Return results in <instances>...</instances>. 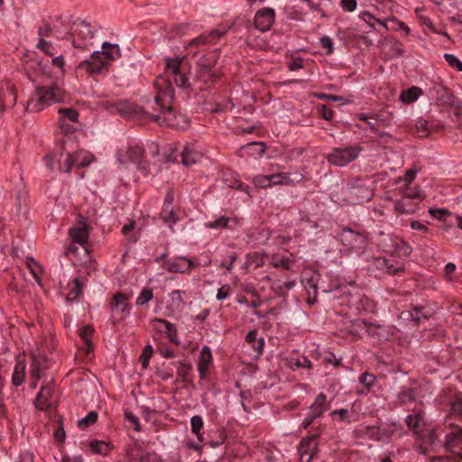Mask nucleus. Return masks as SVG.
Returning a JSON list of instances; mask_svg holds the SVG:
<instances>
[{
	"label": "nucleus",
	"mask_w": 462,
	"mask_h": 462,
	"mask_svg": "<svg viewBox=\"0 0 462 462\" xmlns=\"http://www.w3.org/2000/svg\"><path fill=\"white\" fill-rule=\"evenodd\" d=\"M181 64L182 58L166 59L164 74L159 76L154 82L157 93L154 97L153 112H149L148 118L161 125L186 129L189 126L188 119L184 116L177 115L171 106L175 96L172 80L177 87L185 89L193 87L181 71Z\"/></svg>",
	"instance_id": "nucleus-1"
},
{
	"label": "nucleus",
	"mask_w": 462,
	"mask_h": 462,
	"mask_svg": "<svg viewBox=\"0 0 462 462\" xmlns=\"http://www.w3.org/2000/svg\"><path fill=\"white\" fill-rule=\"evenodd\" d=\"M120 48L117 44L103 42L102 51H94L88 60L79 64L78 69L88 74H98L106 69L112 60L120 57Z\"/></svg>",
	"instance_id": "nucleus-2"
},
{
	"label": "nucleus",
	"mask_w": 462,
	"mask_h": 462,
	"mask_svg": "<svg viewBox=\"0 0 462 462\" xmlns=\"http://www.w3.org/2000/svg\"><path fill=\"white\" fill-rule=\"evenodd\" d=\"M62 99V91L58 87L38 88L33 96L27 102V110L39 112L44 107Z\"/></svg>",
	"instance_id": "nucleus-3"
},
{
	"label": "nucleus",
	"mask_w": 462,
	"mask_h": 462,
	"mask_svg": "<svg viewBox=\"0 0 462 462\" xmlns=\"http://www.w3.org/2000/svg\"><path fill=\"white\" fill-rule=\"evenodd\" d=\"M344 247L356 254H362L367 247L366 237L358 232H354L348 227H344L339 234Z\"/></svg>",
	"instance_id": "nucleus-4"
},
{
	"label": "nucleus",
	"mask_w": 462,
	"mask_h": 462,
	"mask_svg": "<svg viewBox=\"0 0 462 462\" xmlns=\"http://www.w3.org/2000/svg\"><path fill=\"white\" fill-rule=\"evenodd\" d=\"M362 148L360 146H344L334 148L327 155L328 162L337 167H345L359 156Z\"/></svg>",
	"instance_id": "nucleus-5"
},
{
	"label": "nucleus",
	"mask_w": 462,
	"mask_h": 462,
	"mask_svg": "<svg viewBox=\"0 0 462 462\" xmlns=\"http://www.w3.org/2000/svg\"><path fill=\"white\" fill-rule=\"evenodd\" d=\"M346 194L349 200L354 204H360L371 199L372 190L361 179L352 180L347 183Z\"/></svg>",
	"instance_id": "nucleus-6"
},
{
	"label": "nucleus",
	"mask_w": 462,
	"mask_h": 462,
	"mask_svg": "<svg viewBox=\"0 0 462 462\" xmlns=\"http://www.w3.org/2000/svg\"><path fill=\"white\" fill-rule=\"evenodd\" d=\"M112 107L114 112L125 118L143 119L148 118L149 115V111L125 100L115 103Z\"/></svg>",
	"instance_id": "nucleus-7"
},
{
	"label": "nucleus",
	"mask_w": 462,
	"mask_h": 462,
	"mask_svg": "<svg viewBox=\"0 0 462 462\" xmlns=\"http://www.w3.org/2000/svg\"><path fill=\"white\" fill-rule=\"evenodd\" d=\"M371 267L383 271L390 275H394L404 271V263L400 260L388 259L386 257H374L371 260Z\"/></svg>",
	"instance_id": "nucleus-8"
},
{
	"label": "nucleus",
	"mask_w": 462,
	"mask_h": 462,
	"mask_svg": "<svg viewBox=\"0 0 462 462\" xmlns=\"http://www.w3.org/2000/svg\"><path fill=\"white\" fill-rule=\"evenodd\" d=\"M90 227L85 217H80L78 224L69 230V236L74 244L85 246L89 237Z\"/></svg>",
	"instance_id": "nucleus-9"
},
{
	"label": "nucleus",
	"mask_w": 462,
	"mask_h": 462,
	"mask_svg": "<svg viewBox=\"0 0 462 462\" xmlns=\"http://www.w3.org/2000/svg\"><path fill=\"white\" fill-rule=\"evenodd\" d=\"M194 267L192 260L186 257H175L165 262L163 268L171 273H189Z\"/></svg>",
	"instance_id": "nucleus-10"
},
{
	"label": "nucleus",
	"mask_w": 462,
	"mask_h": 462,
	"mask_svg": "<svg viewBox=\"0 0 462 462\" xmlns=\"http://www.w3.org/2000/svg\"><path fill=\"white\" fill-rule=\"evenodd\" d=\"M275 13L273 8H263L254 16V26L261 32L270 30L274 23Z\"/></svg>",
	"instance_id": "nucleus-11"
},
{
	"label": "nucleus",
	"mask_w": 462,
	"mask_h": 462,
	"mask_svg": "<svg viewBox=\"0 0 462 462\" xmlns=\"http://www.w3.org/2000/svg\"><path fill=\"white\" fill-rule=\"evenodd\" d=\"M445 448L462 458V428H455L446 435Z\"/></svg>",
	"instance_id": "nucleus-12"
},
{
	"label": "nucleus",
	"mask_w": 462,
	"mask_h": 462,
	"mask_svg": "<svg viewBox=\"0 0 462 462\" xmlns=\"http://www.w3.org/2000/svg\"><path fill=\"white\" fill-rule=\"evenodd\" d=\"M405 422L409 430H411L415 436L421 439H424L426 424L420 412L414 411L409 414L405 419Z\"/></svg>",
	"instance_id": "nucleus-13"
},
{
	"label": "nucleus",
	"mask_w": 462,
	"mask_h": 462,
	"mask_svg": "<svg viewBox=\"0 0 462 462\" xmlns=\"http://www.w3.org/2000/svg\"><path fill=\"white\" fill-rule=\"evenodd\" d=\"M430 93L441 106L454 105L455 97L452 93L442 84L434 83L430 88Z\"/></svg>",
	"instance_id": "nucleus-14"
},
{
	"label": "nucleus",
	"mask_w": 462,
	"mask_h": 462,
	"mask_svg": "<svg viewBox=\"0 0 462 462\" xmlns=\"http://www.w3.org/2000/svg\"><path fill=\"white\" fill-rule=\"evenodd\" d=\"M144 151L141 146L130 147L127 151H119L117 152V161L120 164H126L133 162L140 164L143 157Z\"/></svg>",
	"instance_id": "nucleus-15"
},
{
	"label": "nucleus",
	"mask_w": 462,
	"mask_h": 462,
	"mask_svg": "<svg viewBox=\"0 0 462 462\" xmlns=\"http://www.w3.org/2000/svg\"><path fill=\"white\" fill-rule=\"evenodd\" d=\"M153 328L160 333H165L171 343L175 345L180 344L177 328L174 324L166 319H155L153 320Z\"/></svg>",
	"instance_id": "nucleus-16"
},
{
	"label": "nucleus",
	"mask_w": 462,
	"mask_h": 462,
	"mask_svg": "<svg viewBox=\"0 0 462 462\" xmlns=\"http://www.w3.org/2000/svg\"><path fill=\"white\" fill-rule=\"evenodd\" d=\"M357 326L362 327L368 336L377 340H387L390 336L388 329L383 326L375 325L364 319L358 320Z\"/></svg>",
	"instance_id": "nucleus-17"
},
{
	"label": "nucleus",
	"mask_w": 462,
	"mask_h": 462,
	"mask_svg": "<svg viewBox=\"0 0 462 462\" xmlns=\"http://www.w3.org/2000/svg\"><path fill=\"white\" fill-rule=\"evenodd\" d=\"M302 180L303 175L298 171L271 174V180H273V185L292 186L300 182Z\"/></svg>",
	"instance_id": "nucleus-18"
},
{
	"label": "nucleus",
	"mask_w": 462,
	"mask_h": 462,
	"mask_svg": "<svg viewBox=\"0 0 462 462\" xmlns=\"http://www.w3.org/2000/svg\"><path fill=\"white\" fill-rule=\"evenodd\" d=\"M52 393L53 389L50 384L42 386L40 393L34 400L35 407L41 411L48 410L51 406L50 400L52 397Z\"/></svg>",
	"instance_id": "nucleus-19"
},
{
	"label": "nucleus",
	"mask_w": 462,
	"mask_h": 462,
	"mask_svg": "<svg viewBox=\"0 0 462 462\" xmlns=\"http://www.w3.org/2000/svg\"><path fill=\"white\" fill-rule=\"evenodd\" d=\"M47 369L46 359L41 355H32V364L30 374L32 379L39 380L43 376L44 371Z\"/></svg>",
	"instance_id": "nucleus-20"
},
{
	"label": "nucleus",
	"mask_w": 462,
	"mask_h": 462,
	"mask_svg": "<svg viewBox=\"0 0 462 462\" xmlns=\"http://www.w3.org/2000/svg\"><path fill=\"white\" fill-rule=\"evenodd\" d=\"M181 162L186 167H190L200 162L203 154L195 150L193 145H186L182 150Z\"/></svg>",
	"instance_id": "nucleus-21"
},
{
	"label": "nucleus",
	"mask_w": 462,
	"mask_h": 462,
	"mask_svg": "<svg viewBox=\"0 0 462 462\" xmlns=\"http://www.w3.org/2000/svg\"><path fill=\"white\" fill-rule=\"evenodd\" d=\"M265 152V146L261 142H252L242 146L239 150L241 156H250L254 158L261 157Z\"/></svg>",
	"instance_id": "nucleus-22"
},
{
	"label": "nucleus",
	"mask_w": 462,
	"mask_h": 462,
	"mask_svg": "<svg viewBox=\"0 0 462 462\" xmlns=\"http://www.w3.org/2000/svg\"><path fill=\"white\" fill-rule=\"evenodd\" d=\"M328 409H329V404L327 402V396L323 393H320L317 395L314 402L310 406L308 412L316 418H319Z\"/></svg>",
	"instance_id": "nucleus-23"
},
{
	"label": "nucleus",
	"mask_w": 462,
	"mask_h": 462,
	"mask_svg": "<svg viewBox=\"0 0 462 462\" xmlns=\"http://www.w3.org/2000/svg\"><path fill=\"white\" fill-rule=\"evenodd\" d=\"M328 409H329V404L327 402V396L323 393H320L317 395L314 402L310 406L308 412L316 418H319Z\"/></svg>",
	"instance_id": "nucleus-24"
},
{
	"label": "nucleus",
	"mask_w": 462,
	"mask_h": 462,
	"mask_svg": "<svg viewBox=\"0 0 462 462\" xmlns=\"http://www.w3.org/2000/svg\"><path fill=\"white\" fill-rule=\"evenodd\" d=\"M185 291L180 290L172 291L169 297V303L167 305V309L171 312H180L184 309L185 302L183 300V295Z\"/></svg>",
	"instance_id": "nucleus-25"
},
{
	"label": "nucleus",
	"mask_w": 462,
	"mask_h": 462,
	"mask_svg": "<svg viewBox=\"0 0 462 462\" xmlns=\"http://www.w3.org/2000/svg\"><path fill=\"white\" fill-rule=\"evenodd\" d=\"M212 361L211 350L208 346H205L200 351L199 361L198 369L200 374V377L204 378L205 374L208 371V365Z\"/></svg>",
	"instance_id": "nucleus-26"
},
{
	"label": "nucleus",
	"mask_w": 462,
	"mask_h": 462,
	"mask_svg": "<svg viewBox=\"0 0 462 462\" xmlns=\"http://www.w3.org/2000/svg\"><path fill=\"white\" fill-rule=\"evenodd\" d=\"M245 340L254 349L255 356H259L262 355L264 346V340L262 337L257 338L256 330L249 331L246 335Z\"/></svg>",
	"instance_id": "nucleus-27"
},
{
	"label": "nucleus",
	"mask_w": 462,
	"mask_h": 462,
	"mask_svg": "<svg viewBox=\"0 0 462 462\" xmlns=\"http://www.w3.org/2000/svg\"><path fill=\"white\" fill-rule=\"evenodd\" d=\"M79 35L85 42V45L92 44L90 41L93 39L95 32L92 30L90 24L85 20H80L77 23Z\"/></svg>",
	"instance_id": "nucleus-28"
},
{
	"label": "nucleus",
	"mask_w": 462,
	"mask_h": 462,
	"mask_svg": "<svg viewBox=\"0 0 462 462\" xmlns=\"http://www.w3.org/2000/svg\"><path fill=\"white\" fill-rule=\"evenodd\" d=\"M422 94L423 91L420 88L413 86L401 92L400 100L404 104H411L416 101Z\"/></svg>",
	"instance_id": "nucleus-29"
},
{
	"label": "nucleus",
	"mask_w": 462,
	"mask_h": 462,
	"mask_svg": "<svg viewBox=\"0 0 462 462\" xmlns=\"http://www.w3.org/2000/svg\"><path fill=\"white\" fill-rule=\"evenodd\" d=\"M113 448V444L103 440H92L89 443V448L93 453L103 456L107 455Z\"/></svg>",
	"instance_id": "nucleus-30"
},
{
	"label": "nucleus",
	"mask_w": 462,
	"mask_h": 462,
	"mask_svg": "<svg viewBox=\"0 0 462 462\" xmlns=\"http://www.w3.org/2000/svg\"><path fill=\"white\" fill-rule=\"evenodd\" d=\"M423 307H414L412 310H406L401 313V317L405 319H411L416 323L420 322L421 319H428L429 315H427L423 311Z\"/></svg>",
	"instance_id": "nucleus-31"
},
{
	"label": "nucleus",
	"mask_w": 462,
	"mask_h": 462,
	"mask_svg": "<svg viewBox=\"0 0 462 462\" xmlns=\"http://www.w3.org/2000/svg\"><path fill=\"white\" fill-rule=\"evenodd\" d=\"M25 362L23 360H18L14 366V371L12 376L13 384L15 386H20L24 380L25 374Z\"/></svg>",
	"instance_id": "nucleus-32"
},
{
	"label": "nucleus",
	"mask_w": 462,
	"mask_h": 462,
	"mask_svg": "<svg viewBox=\"0 0 462 462\" xmlns=\"http://www.w3.org/2000/svg\"><path fill=\"white\" fill-rule=\"evenodd\" d=\"M225 34L224 31L213 30L208 35H200L197 38H194L190 42V45H199L205 43H212L213 40L219 38Z\"/></svg>",
	"instance_id": "nucleus-33"
},
{
	"label": "nucleus",
	"mask_w": 462,
	"mask_h": 462,
	"mask_svg": "<svg viewBox=\"0 0 462 462\" xmlns=\"http://www.w3.org/2000/svg\"><path fill=\"white\" fill-rule=\"evenodd\" d=\"M217 59L218 54L216 51L201 56L198 60L199 69H213Z\"/></svg>",
	"instance_id": "nucleus-34"
},
{
	"label": "nucleus",
	"mask_w": 462,
	"mask_h": 462,
	"mask_svg": "<svg viewBox=\"0 0 462 462\" xmlns=\"http://www.w3.org/2000/svg\"><path fill=\"white\" fill-rule=\"evenodd\" d=\"M293 263V260L287 255H273L270 261V264L273 268L289 270Z\"/></svg>",
	"instance_id": "nucleus-35"
},
{
	"label": "nucleus",
	"mask_w": 462,
	"mask_h": 462,
	"mask_svg": "<svg viewBox=\"0 0 462 462\" xmlns=\"http://www.w3.org/2000/svg\"><path fill=\"white\" fill-rule=\"evenodd\" d=\"M409 199L402 198V199L396 200L394 207L399 214H411L416 209V205L408 201Z\"/></svg>",
	"instance_id": "nucleus-36"
},
{
	"label": "nucleus",
	"mask_w": 462,
	"mask_h": 462,
	"mask_svg": "<svg viewBox=\"0 0 462 462\" xmlns=\"http://www.w3.org/2000/svg\"><path fill=\"white\" fill-rule=\"evenodd\" d=\"M317 449L316 436L312 435L308 439H302L299 445V453H315Z\"/></svg>",
	"instance_id": "nucleus-37"
},
{
	"label": "nucleus",
	"mask_w": 462,
	"mask_h": 462,
	"mask_svg": "<svg viewBox=\"0 0 462 462\" xmlns=\"http://www.w3.org/2000/svg\"><path fill=\"white\" fill-rule=\"evenodd\" d=\"M217 75L212 69H199L195 79L204 84L212 83L216 80Z\"/></svg>",
	"instance_id": "nucleus-38"
},
{
	"label": "nucleus",
	"mask_w": 462,
	"mask_h": 462,
	"mask_svg": "<svg viewBox=\"0 0 462 462\" xmlns=\"http://www.w3.org/2000/svg\"><path fill=\"white\" fill-rule=\"evenodd\" d=\"M161 217L165 223L170 225L171 227L179 220V216L171 208H169V205L163 206Z\"/></svg>",
	"instance_id": "nucleus-39"
},
{
	"label": "nucleus",
	"mask_w": 462,
	"mask_h": 462,
	"mask_svg": "<svg viewBox=\"0 0 462 462\" xmlns=\"http://www.w3.org/2000/svg\"><path fill=\"white\" fill-rule=\"evenodd\" d=\"M191 431L197 436L199 441L203 440L202 434L200 432L203 427V420L199 415H195L190 419Z\"/></svg>",
	"instance_id": "nucleus-40"
},
{
	"label": "nucleus",
	"mask_w": 462,
	"mask_h": 462,
	"mask_svg": "<svg viewBox=\"0 0 462 462\" xmlns=\"http://www.w3.org/2000/svg\"><path fill=\"white\" fill-rule=\"evenodd\" d=\"M59 114L60 116V121L66 122V120H68L69 122H76L79 117V113L75 109L70 108V107L59 109Z\"/></svg>",
	"instance_id": "nucleus-41"
},
{
	"label": "nucleus",
	"mask_w": 462,
	"mask_h": 462,
	"mask_svg": "<svg viewBox=\"0 0 462 462\" xmlns=\"http://www.w3.org/2000/svg\"><path fill=\"white\" fill-rule=\"evenodd\" d=\"M97 417V412L90 411L84 418L79 420L78 427L80 429H87L96 423Z\"/></svg>",
	"instance_id": "nucleus-42"
},
{
	"label": "nucleus",
	"mask_w": 462,
	"mask_h": 462,
	"mask_svg": "<svg viewBox=\"0 0 462 462\" xmlns=\"http://www.w3.org/2000/svg\"><path fill=\"white\" fill-rule=\"evenodd\" d=\"M411 251V247L404 241H400L394 245L393 254L398 257L409 256Z\"/></svg>",
	"instance_id": "nucleus-43"
},
{
	"label": "nucleus",
	"mask_w": 462,
	"mask_h": 462,
	"mask_svg": "<svg viewBox=\"0 0 462 462\" xmlns=\"http://www.w3.org/2000/svg\"><path fill=\"white\" fill-rule=\"evenodd\" d=\"M126 300L127 297L125 295L122 293L116 294L114 297V303L112 305V308L116 310L121 308L122 314H124L125 312L128 313L129 310L127 309Z\"/></svg>",
	"instance_id": "nucleus-44"
},
{
	"label": "nucleus",
	"mask_w": 462,
	"mask_h": 462,
	"mask_svg": "<svg viewBox=\"0 0 462 462\" xmlns=\"http://www.w3.org/2000/svg\"><path fill=\"white\" fill-rule=\"evenodd\" d=\"M94 329L91 326H85L80 329V337L84 340L86 344V352L88 353L92 350L93 346L91 342L89 341V337H91Z\"/></svg>",
	"instance_id": "nucleus-45"
},
{
	"label": "nucleus",
	"mask_w": 462,
	"mask_h": 462,
	"mask_svg": "<svg viewBox=\"0 0 462 462\" xmlns=\"http://www.w3.org/2000/svg\"><path fill=\"white\" fill-rule=\"evenodd\" d=\"M79 153H67L63 164H60V170L63 172H69L73 165H76Z\"/></svg>",
	"instance_id": "nucleus-46"
},
{
	"label": "nucleus",
	"mask_w": 462,
	"mask_h": 462,
	"mask_svg": "<svg viewBox=\"0 0 462 462\" xmlns=\"http://www.w3.org/2000/svg\"><path fill=\"white\" fill-rule=\"evenodd\" d=\"M229 221H230L229 217H220L214 221H209V222L205 223V226L207 228H211V229H222V228H226L228 226Z\"/></svg>",
	"instance_id": "nucleus-47"
},
{
	"label": "nucleus",
	"mask_w": 462,
	"mask_h": 462,
	"mask_svg": "<svg viewBox=\"0 0 462 462\" xmlns=\"http://www.w3.org/2000/svg\"><path fill=\"white\" fill-rule=\"evenodd\" d=\"M402 192L403 197L406 199H418L419 200H422L424 199V196L418 187H410V185L405 186Z\"/></svg>",
	"instance_id": "nucleus-48"
},
{
	"label": "nucleus",
	"mask_w": 462,
	"mask_h": 462,
	"mask_svg": "<svg viewBox=\"0 0 462 462\" xmlns=\"http://www.w3.org/2000/svg\"><path fill=\"white\" fill-rule=\"evenodd\" d=\"M152 353H153V349L151 345L145 346L144 348L143 349V352H142L139 359L142 363V367L143 369H146L149 366V362L152 356Z\"/></svg>",
	"instance_id": "nucleus-49"
},
{
	"label": "nucleus",
	"mask_w": 462,
	"mask_h": 462,
	"mask_svg": "<svg viewBox=\"0 0 462 462\" xmlns=\"http://www.w3.org/2000/svg\"><path fill=\"white\" fill-rule=\"evenodd\" d=\"M446 62L457 71H462V61L454 54H444Z\"/></svg>",
	"instance_id": "nucleus-50"
},
{
	"label": "nucleus",
	"mask_w": 462,
	"mask_h": 462,
	"mask_svg": "<svg viewBox=\"0 0 462 462\" xmlns=\"http://www.w3.org/2000/svg\"><path fill=\"white\" fill-rule=\"evenodd\" d=\"M254 184L259 188H267L273 185L271 175H258L254 179Z\"/></svg>",
	"instance_id": "nucleus-51"
},
{
	"label": "nucleus",
	"mask_w": 462,
	"mask_h": 462,
	"mask_svg": "<svg viewBox=\"0 0 462 462\" xmlns=\"http://www.w3.org/2000/svg\"><path fill=\"white\" fill-rule=\"evenodd\" d=\"M189 370L190 365L189 364L182 361L177 363V374L183 381L188 379Z\"/></svg>",
	"instance_id": "nucleus-52"
},
{
	"label": "nucleus",
	"mask_w": 462,
	"mask_h": 462,
	"mask_svg": "<svg viewBox=\"0 0 462 462\" xmlns=\"http://www.w3.org/2000/svg\"><path fill=\"white\" fill-rule=\"evenodd\" d=\"M152 299V291L150 289H143L136 299V305L142 306Z\"/></svg>",
	"instance_id": "nucleus-53"
},
{
	"label": "nucleus",
	"mask_w": 462,
	"mask_h": 462,
	"mask_svg": "<svg viewBox=\"0 0 462 462\" xmlns=\"http://www.w3.org/2000/svg\"><path fill=\"white\" fill-rule=\"evenodd\" d=\"M375 376L367 372L363 373L359 377V383L365 386L367 390L371 388V386L374 383Z\"/></svg>",
	"instance_id": "nucleus-54"
},
{
	"label": "nucleus",
	"mask_w": 462,
	"mask_h": 462,
	"mask_svg": "<svg viewBox=\"0 0 462 462\" xmlns=\"http://www.w3.org/2000/svg\"><path fill=\"white\" fill-rule=\"evenodd\" d=\"M365 434L371 439L380 441L383 439V434L380 429L376 426H367L365 429Z\"/></svg>",
	"instance_id": "nucleus-55"
},
{
	"label": "nucleus",
	"mask_w": 462,
	"mask_h": 462,
	"mask_svg": "<svg viewBox=\"0 0 462 462\" xmlns=\"http://www.w3.org/2000/svg\"><path fill=\"white\" fill-rule=\"evenodd\" d=\"M429 213L439 220L446 221V217L450 216V212L444 208H430Z\"/></svg>",
	"instance_id": "nucleus-56"
},
{
	"label": "nucleus",
	"mask_w": 462,
	"mask_h": 462,
	"mask_svg": "<svg viewBox=\"0 0 462 462\" xmlns=\"http://www.w3.org/2000/svg\"><path fill=\"white\" fill-rule=\"evenodd\" d=\"M417 175V171L414 169H410L406 171L405 174L402 177L399 178V182H404L405 186H409L414 178Z\"/></svg>",
	"instance_id": "nucleus-57"
},
{
	"label": "nucleus",
	"mask_w": 462,
	"mask_h": 462,
	"mask_svg": "<svg viewBox=\"0 0 462 462\" xmlns=\"http://www.w3.org/2000/svg\"><path fill=\"white\" fill-rule=\"evenodd\" d=\"M322 48L327 50V54H331L334 51V43L329 36H322L319 40Z\"/></svg>",
	"instance_id": "nucleus-58"
},
{
	"label": "nucleus",
	"mask_w": 462,
	"mask_h": 462,
	"mask_svg": "<svg viewBox=\"0 0 462 462\" xmlns=\"http://www.w3.org/2000/svg\"><path fill=\"white\" fill-rule=\"evenodd\" d=\"M451 410L454 413L462 417V395H457L451 403Z\"/></svg>",
	"instance_id": "nucleus-59"
},
{
	"label": "nucleus",
	"mask_w": 462,
	"mask_h": 462,
	"mask_svg": "<svg viewBox=\"0 0 462 462\" xmlns=\"http://www.w3.org/2000/svg\"><path fill=\"white\" fill-rule=\"evenodd\" d=\"M230 291H231V288L228 284L223 285L221 288H219L217 290V296H216L217 300H223L226 299L230 293Z\"/></svg>",
	"instance_id": "nucleus-60"
},
{
	"label": "nucleus",
	"mask_w": 462,
	"mask_h": 462,
	"mask_svg": "<svg viewBox=\"0 0 462 462\" xmlns=\"http://www.w3.org/2000/svg\"><path fill=\"white\" fill-rule=\"evenodd\" d=\"M416 128L418 133H421L420 137H425L428 135L429 128H428V123L426 120H418L416 124Z\"/></svg>",
	"instance_id": "nucleus-61"
},
{
	"label": "nucleus",
	"mask_w": 462,
	"mask_h": 462,
	"mask_svg": "<svg viewBox=\"0 0 462 462\" xmlns=\"http://www.w3.org/2000/svg\"><path fill=\"white\" fill-rule=\"evenodd\" d=\"M236 253H232L231 254L228 255L226 260L223 261L220 263V267L226 268V270L231 271V269L233 268V264H234V262L236 261Z\"/></svg>",
	"instance_id": "nucleus-62"
},
{
	"label": "nucleus",
	"mask_w": 462,
	"mask_h": 462,
	"mask_svg": "<svg viewBox=\"0 0 462 462\" xmlns=\"http://www.w3.org/2000/svg\"><path fill=\"white\" fill-rule=\"evenodd\" d=\"M140 462H162V458L154 452L142 456Z\"/></svg>",
	"instance_id": "nucleus-63"
},
{
	"label": "nucleus",
	"mask_w": 462,
	"mask_h": 462,
	"mask_svg": "<svg viewBox=\"0 0 462 462\" xmlns=\"http://www.w3.org/2000/svg\"><path fill=\"white\" fill-rule=\"evenodd\" d=\"M356 0H341V7L346 12H352L356 8Z\"/></svg>",
	"instance_id": "nucleus-64"
}]
</instances>
